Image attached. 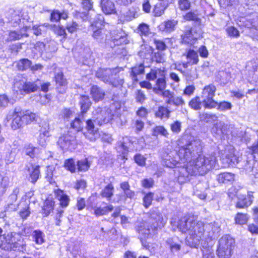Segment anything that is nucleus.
Returning <instances> with one entry per match:
<instances>
[{
    "label": "nucleus",
    "instance_id": "obj_1",
    "mask_svg": "<svg viewBox=\"0 0 258 258\" xmlns=\"http://www.w3.org/2000/svg\"><path fill=\"white\" fill-rule=\"evenodd\" d=\"M203 142L196 139L188 142L179 150V158L183 162H189L197 175H205L216 168L217 157L213 154L204 155Z\"/></svg>",
    "mask_w": 258,
    "mask_h": 258
},
{
    "label": "nucleus",
    "instance_id": "obj_2",
    "mask_svg": "<svg viewBox=\"0 0 258 258\" xmlns=\"http://www.w3.org/2000/svg\"><path fill=\"white\" fill-rule=\"evenodd\" d=\"M104 18L102 14H97L91 23L90 30L92 37L101 46L106 48H113L114 46L128 42L126 34L122 30L116 33H106L104 29Z\"/></svg>",
    "mask_w": 258,
    "mask_h": 258
},
{
    "label": "nucleus",
    "instance_id": "obj_3",
    "mask_svg": "<svg viewBox=\"0 0 258 258\" xmlns=\"http://www.w3.org/2000/svg\"><path fill=\"white\" fill-rule=\"evenodd\" d=\"M166 221L164 219L162 214L158 212L151 211L147 222L139 223L136 225V228L138 233L141 242H143L154 233L159 229L164 226Z\"/></svg>",
    "mask_w": 258,
    "mask_h": 258
},
{
    "label": "nucleus",
    "instance_id": "obj_4",
    "mask_svg": "<svg viewBox=\"0 0 258 258\" xmlns=\"http://www.w3.org/2000/svg\"><path fill=\"white\" fill-rule=\"evenodd\" d=\"M110 109H103L101 107H98L93 112L94 120L95 124L99 126H102L109 122L113 123L115 121L118 126H122L123 125L121 118L118 115H114L111 113L112 109H113V106H115V109H119L120 104L119 103V97L117 95H113L111 100Z\"/></svg>",
    "mask_w": 258,
    "mask_h": 258
},
{
    "label": "nucleus",
    "instance_id": "obj_5",
    "mask_svg": "<svg viewBox=\"0 0 258 258\" xmlns=\"http://www.w3.org/2000/svg\"><path fill=\"white\" fill-rule=\"evenodd\" d=\"M8 120L12 119L11 127L14 130L20 128L31 123H38L40 118L35 113L29 110H23L20 106H16L12 114L7 116Z\"/></svg>",
    "mask_w": 258,
    "mask_h": 258
},
{
    "label": "nucleus",
    "instance_id": "obj_6",
    "mask_svg": "<svg viewBox=\"0 0 258 258\" xmlns=\"http://www.w3.org/2000/svg\"><path fill=\"white\" fill-rule=\"evenodd\" d=\"M143 138L138 139L132 136H124L119 139L116 144V149L124 161L128 159L129 149L136 150H140L145 146Z\"/></svg>",
    "mask_w": 258,
    "mask_h": 258
},
{
    "label": "nucleus",
    "instance_id": "obj_7",
    "mask_svg": "<svg viewBox=\"0 0 258 258\" xmlns=\"http://www.w3.org/2000/svg\"><path fill=\"white\" fill-rule=\"evenodd\" d=\"M122 70V68L119 67L112 69L100 68L96 72V76L103 82L117 87L124 83L123 79L119 78L118 75Z\"/></svg>",
    "mask_w": 258,
    "mask_h": 258
},
{
    "label": "nucleus",
    "instance_id": "obj_8",
    "mask_svg": "<svg viewBox=\"0 0 258 258\" xmlns=\"http://www.w3.org/2000/svg\"><path fill=\"white\" fill-rule=\"evenodd\" d=\"M6 17L8 18V22L14 27L18 26L19 28H30V25H27L26 22L31 23L33 22V20L28 16L27 12L12 11L8 14Z\"/></svg>",
    "mask_w": 258,
    "mask_h": 258
},
{
    "label": "nucleus",
    "instance_id": "obj_9",
    "mask_svg": "<svg viewBox=\"0 0 258 258\" xmlns=\"http://www.w3.org/2000/svg\"><path fill=\"white\" fill-rule=\"evenodd\" d=\"M216 90V86L212 84L207 85L203 88L201 97L203 99V105L205 108H214L217 104V101L213 99Z\"/></svg>",
    "mask_w": 258,
    "mask_h": 258
},
{
    "label": "nucleus",
    "instance_id": "obj_10",
    "mask_svg": "<svg viewBox=\"0 0 258 258\" xmlns=\"http://www.w3.org/2000/svg\"><path fill=\"white\" fill-rule=\"evenodd\" d=\"M13 88L14 91H19L22 95L35 92L37 91V80L33 82L15 80Z\"/></svg>",
    "mask_w": 258,
    "mask_h": 258
},
{
    "label": "nucleus",
    "instance_id": "obj_11",
    "mask_svg": "<svg viewBox=\"0 0 258 258\" xmlns=\"http://www.w3.org/2000/svg\"><path fill=\"white\" fill-rule=\"evenodd\" d=\"M57 143L62 150L70 151L75 149L77 146L76 136L69 133L60 137Z\"/></svg>",
    "mask_w": 258,
    "mask_h": 258
},
{
    "label": "nucleus",
    "instance_id": "obj_12",
    "mask_svg": "<svg viewBox=\"0 0 258 258\" xmlns=\"http://www.w3.org/2000/svg\"><path fill=\"white\" fill-rule=\"evenodd\" d=\"M94 119H88L86 121V126L84 127L83 134L91 142L95 141L99 137L98 128L95 126Z\"/></svg>",
    "mask_w": 258,
    "mask_h": 258
},
{
    "label": "nucleus",
    "instance_id": "obj_13",
    "mask_svg": "<svg viewBox=\"0 0 258 258\" xmlns=\"http://www.w3.org/2000/svg\"><path fill=\"white\" fill-rule=\"evenodd\" d=\"M192 220V218L184 216L176 221L175 218H172L170 224L173 229L177 228L182 233H186L189 230V227L191 224Z\"/></svg>",
    "mask_w": 258,
    "mask_h": 258
},
{
    "label": "nucleus",
    "instance_id": "obj_14",
    "mask_svg": "<svg viewBox=\"0 0 258 258\" xmlns=\"http://www.w3.org/2000/svg\"><path fill=\"white\" fill-rule=\"evenodd\" d=\"M30 166H25V170L28 173L26 177L27 180L31 183L35 184L41 176L40 173V166L34 165L33 163H29Z\"/></svg>",
    "mask_w": 258,
    "mask_h": 258
},
{
    "label": "nucleus",
    "instance_id": "obj_15",
    "mask_svg": "<svg viewBox=\"0 0 258 258\" xmlns=\"http://www.w3.org/2000/svg\"><path fill=\"white\" fill-rule=\"evenodd\" d=\"M41 149L29 143L25 144L23 147L22 153L26 157V159L32 163L39 157Z\"/></svg>",
    "mask_w": 258,
    "mask_h": 258
},
{
    "label": "nucleus",
    "instance_id": "obj_16",
    "mask_svg": "<svg viewBox=\"0 0 258 258\" xmlns=\"http://www.w3.org/2000/svg\"><path fill=\"white\" fill-rule=\"evenodd\" d=\"M19 187H15L12 193L9 196L7 200V204L5 206V212H11L18 210L19 203L17 202L18 195L19 193Z\"/></svg>",
    "mask_w": 258,
    "mask_h": 258
},
{
    "label": "nucleus",
    "instance_id": "obj_17",
    "mask_svg": "<svg viewBox=\"0 0 258 258\" xmlns=\"http://www.w3.org/2000/svg\"><path fill=\"white\" fill-rule=\"evenodd\" d=\"M185 163H187V166L180 168L179 170L178 180L181 183L189 181L191 176L197 175V173H195V169L190 163L185 162Z\"/></svg>",
    "mask_w": 258,
    "mask_h": 258
},
{
    "label": "nucleus",
    "instance_id": "obj_18",
    "mask_svg": "<svg viewBox=\"0 0 258 258\" xmlns=\"http://www.w3.org/2000/svg\"><path fill=\"white\" fill-rule=\"evenodd\" d=\"M189 230L187 232L193 239L196 238L199 241L198 238H201L205 232L204 223L202 221H195L192 220L191 224L189 227Z\"/></svg>",
    "mask_w": 258,
    "mask_h": 258
},
{
    "label": "nucleus",
    "instance_id": "obj_19",
    "mask_svg": "<svg viewBox=\"0 0 258 258\" xmlns=\"http://www.w3.org/2000/svg\"><path fill=\"white\" fill-rule=\"evenodd\" d=\"M175 156L172 153L167 154L163 159V164L167 167L173 168L178 167L181 163H185L181 161V158L179 157V151L178 153H175Z\"/></svg>",
    "mask_w": 258,
    "mask_h": 258
},
{
    "label": "nucleus",
    "instance_id": "obj_20",
    "mask_svg": "<svg viewBox=\"0 0 258 258\" xmlns=\"http://www.w3.org/2000/svg\"><path fill=\"white\" fill-rule=\"evenodd\" d=\"M54 80L57 92L62 94L65 93L68 88V81L64 77L63 73L61 71L55 72Z\"/></svg>",
    "mask_w": 258,
    "mask_h": 258
},
{
    "label": "nucleus",
    "instance_id": "obj_21",
    "mask_svg": "<svg viewBox=\"0 0 258 258\" xmlns=\"http://www.w3.org/2000/svg\"><path fill=\"white\" fill-rule=\"evenodd\" d=\"M253 192L248 191L247 196L239 195L237 196V201L235 207L238 209L246 208L251 205L253 202Z\"/></svg>",
    "mask_w": 258,
    "mask_h": 258
},
{
    "label": "nucleus",
    "instance_id": "obj_22",
    "mask_svg": "<svg viewBox=\"0 0 258 258\" xmlns=\"http://www.w3.org/2000/svg\"><path fill=\"white\" fill-rule=\"evenodd\" d=\"M232 243H219L217 252L219 258H230L232 247Z\"/></svg>",
    "mask_w": 258,
    "mask_h": 258
},
{
    "label": "nucleus",
    "instance_id": "obj_23",
    "mask_svg": "<svg viewBox=\"0 0 258 258\" xmlns=\"http://www.w3.org/2000/svg\"><path fill=\"white\" fill-rule=\"evenodd\" d=\"M53 192L55 199L59 202L61 208H66L69 205L70 198L63 190L56 188L54 189Z\"/></svg>",
    "mask_w": 258,
    "mask_h": 258
},
{
    "label": "nucleus",
    "instance_id": "obj_24",
    "mask_svg": "<svg viewBox=\"0 0 258 258\" xmlns=\"http://www.w3.org/2000/svg\"><path fill=\"white\" fill-rule=\"evenodd\" d=\"M211 132L217 138L222 139L228 133V125L222 121L217 122L212 128Z\"/></svg>",
    "mask_w": 258,
    "mask_h": 258
},
{
    "label": "nucleus",
    "instance_id": "obj_25",
    "mask_svg": "<svg viewBox=\"0 0 258 258\" xmlns=\"http://www.w3.org/2000/svg\"><path fill=\"white\" fill-rule=\"evenodd\" d=\"M30 28H19L16 30H10L8 40L10 41L20 40L23 37H28L29 34L27 31Z\"/></svg>",
    "mask_w": 258,
    "mask_h": 258
},
{
    "label": "nucleus",
    "instance_id": "obj_26",
    "mask_svg": "<svg viewBox=\"0 0 258 258\" xmlns=\"http://www.w3.org/2000/svg\"><path fill=\"white\" fill-rule=\"evenodd\" d=\"M99 6L102 12L106 15L116 13L115 4L111 0H100Z\"/></svg>",
    "mask_w": 258,
    "mask_h": 258
},
{
    "label": "nucleus",
    "instance_id": "obj_27",
    "mask_svg": "<svg viewBox=\"0 0 258 258\" xmlns=\"http://www.w3.org/2000/svg\"><path fill=\"white\" fill-rule=\"evenodd\" d=\"M79 105L80 106V114L82 117H84V115L90 109L92 103L90 97L87 95H81L79 98Z\"/></svg>",
    "mask_w": 258,
    "mask_h": 258
},
{
    "label": "nucleus",
    "instance_id": "obj_28",
    "mask_svg": "<svg viewBox=\"0 0 258 258\" xmlns=\"http://www.w3.org/2000/svg\"><path fill=\"white\" fill-rule=\"evenodd\" d=\"M130 76L133 83H137L139 79L138 76L144 75L145 73V66L143 63L137 64L131 69Z\"/></svg>",
    "mask_w": 258,
    "mask_h": 258
},
{
    "label": "nucleus",
    "instance_id": "obj_29",
    "mask_svg": "<svg viewBox=\"0 0 258 258\" xmlns=\"http://www.w3.org/2000/svg\"><path fill=\"white\" fill-rule=\"evenodd\" d=\"M90 95L93 100L97 103L103 100L105 96V92L98 86L93 85L90 88Z\"/></svg>",
    "mask_w": 258,
    "mask_h": 258
},
{
    "label": "nucleus",
    "instance_id": "obj_30",
    "mask_svg": "<svg viewBox=\"0 0 258 258\" xmlns=\"http://www.w3.org/2000/svg\"><path fill=\"white\" fill-rule=\"evenodd\" d=\"M114 187L112 183L110 182L102 189L100 195L102 198H105L108 202H110L114 195Z\"/></svg>",
    "mask_w": 258,
    "mask_h": 258
},
{
    "label": "nucleus",
    "instance_id": "obj_31",
    "mask_svg": "<svg viewBox=\"0 0 258 258\" xmlns=\"http://www.w3.org/2000/svg\"><path fill=\"white\" fill-rule=\"evenodd\" d=\"M222 161L225 166H235L239 161V157L233 153L226 154L222 158Z\"/></svg>",
    "mask_w": 258,
    "mask_h": 258
},
{
    "label": "nucleus",
    "instance_id": "obj_32",
    "mask_svg": "<svg viewBox=\"0 0 258 258\" xmlns=\"http://www.w3.org/2000/svg\"><path fill=\"white\" fill-rule=\"evenodd\" d=\"M178 22L176 20L172 19L164 22L159 26V30L166 33H170L173 31Z\"/></svg>",
    "mask_w": 258,
    "mask_h": 258
},
{
    "label": "nucleus",
    "instance_id": "obj_33",
    "mask_svg": "<svg viewBox=\"0 0 258 258\" xmlns=\"http://www.w3.org/2000/svg\"><path fill=\"white\" fill-rule=\"evenodd\" d=\"M234 178L235 175L230 172H222L217 176V180L219 183H231Z\"/></svg>",
    "mask_w": 258,
    "mask_h": 258
},
{
    "label": "nucleus",
    "instance_id": "obj_34",
    "mask_svg": "<svg viewBox=\"0 0 258 258\" xmlns=\"http://www.w3.org/2000/svg\"><path fill=\"white\" fill-rule=\"evenodd\" d=\"M68 17V13L66 10L59 11L58 10H53L50 16V20L51 22H59L61 19L66 20Z\"/></svg>",
    "mask_w": 258,
    "mask_h": 258
},
{
    "label": "nucleus",
    "instance_id": "obj_35",
    "mask_svg": "<svg viewBox=\"0 0 258 258\" xmlns=\"http://www.w3.org/2000/svg\"><path fill=\"white\" fill-rule=\"evenodd\" d=\"M84 117H82L81 114H79L78 117H76L75 119L71 121L70 128L75 132H81L83 133L84 123L82 119Z\"/></svg>",
    "mask_w": 258,
    "mask_h": 258
},
{
    "label": "nucleus",
    "instance_id": "obj_36",
    "mask_svg": "<svg viewBox=\"0 0 258 258\" xmlns=\"http://www.w3.org/2000/svg\"><path fill=\"white\" fill-rule=\"evenodd\" d=\"M55 202L52 198H47L44 202L42 207L43 213L45 217L48 216L54 209Z\"/></svg>",
    "mask_w": 258,
    "mask_h": 258
},
{
    "label": "nucleus",
    "instance_id": "obj_37",
    "mask_svg": "<svg viewBox=\"0 0 258 258\" xmlns=\"http://www.w3.org/2000/svg\"><path fill=\"white\" fill-rule=\"evenodd\" d=\"M184 55L186 56L191 65L197 64L199 61L198 52L193 49L190 48L187 50L184 53Z\"/></svg>",
    "mask_w": 258,
    "mask_h": 258
},
{
    "label": "nucleus",
    "instance_id": "obj_38",
    "mask_svg": "<svg viewBox=\"0 0 258 258\" xmlns=\"http://www.w3.org/2000/svg\"><path fill=\"white\" fill-rule=\"evenodd\" d=\"M91 162L88 158H85L77 161V171L79 173L87 171L90 167Z\"/></svg>",
    "mask_w": 258,
    "mask_h": 258
},
{
    "label": "nucleus",
    "instance_id": "obj_39",
    "mask_svg": "<svg viewBox=\"0 0 258 258\" xmlns=\"http://www.w3.org/2000/svg\"><path fill=\"white\" fill-rule=\"evenodd\" d=\"M19 243H0V248L6 251H22L23 247L18 246Z\"/></svg>",
    "mask_w": 258,
    "mask_h": 258
},
{
    "label": "nucleus",
    "instance_id": "obj_40",
    "mask_svg": "<svg viewBox=\"0 0 258 258\" xmlns=\"http://www.w3.org/2000/svg\"><path fill=\"white\" fill-rule=\"evenodd\" d=\"M205 232L208 233V236L212 237L213 234L219 232V226L217 223L214 222L204 224Z\"/></svg>",
    "mask_w": 258,
    "mask_h": 258
},
{
    "label": "nucleus",
    "instance_id": "obj_41",
    "mask_svg": "<svg viewBox=\"0 0 258 258\" xmlns=\"http://www.w3.org/2000/svg\"><path fill=\"white\" fill-rule=\"evenodd\" d=\"M181 42L186 44L192 45L196 41V38L194 36L192 30L190 29L184 32V33L181 36Z\"/></svg>",
    "mask_w": 258,
    "mask_h": 258
},
{
    "label": "nucleus",
    "instance_id": "obj_42",
    "mask_svg": "<svg viewBox=\"0 0 258 258\" xmlns=\"http://www.w3.org/2000/svg\"><path fill=\"white\" fill-rule=\"evenodd\" d=\"M170 113L171 111L166 107L159 106L155 112V116L161 119L163 118L168 119L170 117Z\"/></svg>",
    "mask_w": 258,
    "mask_h": 258
},
{
    "label": "nucleus",
    "instance_id": "obj_43",
    "mask_svg": "<svg viewBox=\"0 0 258 258\" xmlns=\"http://www.w3.org/2000/svg\"><path fill=\"white\" fill-rule=\"evenodd\" d=\"M87 209L93 210L94 211V214L96 217H99L103 215H106V212L104 207H97L96 204H93L90 201H88L87 204Z\"/></svg>",
    "mask_w": 258,
    "mask_h": 258
},
{
    "label": "nucleus",
    "instance_id": "obj_44",
    "mask_svg": "<svg viewBox=\"0 0 258 258\" xmlns=\"http://www.w3.org/2000/svg\"><path fill=\"white\" fill-rule=\"evenodd\" d=\"M32 63V61L28 58H21L16 62V67L19 71H24L30 69Z\"/></svg>",
    "mask_w": 258,
    "mask_h": 258
},
{
    "label": "nucleus",
    "instance_id": "obj_45",
    "mask_svg": "<svg viewBox=\"0 0 258 258\" xmlns=\"http://www.w3.org/2000/svg\"><path fill=\"white\" fill-rule=\"evenodd\" d=\"M64 167L71 173H75L77 172V161L73 158L66 159L64 162Z\"/></svg>",
    "mask_w": 258,
    "mask_h": 258
},
{
    "label": "nucleus",
    "instance_id": "obj_46",
    "mask_svg": "<svg viewBox=\"0 0 258 258\" xmlns=\"http://www.w3.org/2000/svg\"><path fill=\"white\" fill-rule=\"evenodd\" d=\"M152 135L155 137H157L158 135H161L167 138L169 133L164 126L156 125L152 129Z\"/></svg>",
    "mask_w": 258,
    "mask_h": 258
},
{
    "label": "nucleus",
    "instance_id": "obj_47",
    "mask_svg": "<svg viewBox=\"0 0 258 258\" xmlns=\"http://www.w3.org/2000/svg\"><path fill=\"white\" fill-rule=\"evenodd\" d=\"M104 208L106 215L113 211V213L111 214V217H112L113 219L117 218L119 216L121 210L119 206L114 208L113 205L111 204H106V206L104 207Z\"/></svg>",
    "mask_w": 258,
    "mask_h": 258
},
{
    "label": "nucleus",
    "instance_id": "obj_48",
    "mask_svg": "<svg viewBox=\"0 0 258 258\" xmlns=\"http://www.w3.org/2000/svg\"><path fill=\"white\" fill-rule=\"evenodd\" d=\"M168 7L167 3L163 2L157 3L154 8L153 13L155 17L161 16L164 14L165 10Z\"/></svg>",
    "mask_w": 258,
    "mask_h": 258
},
{
    "label": "nucleus",
    "instance_id": "obj_49",
    "mask_svg": "<svg viewBox=\"0 0 258 258\" xmlns=\"http://www.w3.org/2000/svg\"><path fill=\"white\" fill-rule=\"evenodd\" d=\"M203 100H201L199 96H196L192 98L188 102V106L195 110H199L202 108Z\"/></svg>",
    "mask_w": 258,
    "mask_h": 258
},
{
    "label": "nucleus",
    "instance_id": "obj_50",
    "mask_svg": "<svg viewBox=\"0 0 258 258\" xmlns=\"http://www.w3.org/2000/svg\"><path fill=\"white\" fill-rule=\"evenodd\" d=\"M238 25L240 27L243 26L248 29L255 27V21L254 19L242 18L239 21Z\"/></svg>",
    "mask_w": 258,
    "mask_h": 258
},
{
    "label": "nucleus",
    "instance_id": "obj_51",
    "mask_svg": "<svg viewBox=\"0 0 258 258\" xmlns=\"http://www.w3.org/2000/svg\"><path fill=\"white\" fill-rule=\"evenodd\" d=\"M9 178L0 174V197L3 196L9 185Z\"/></svg>",
    "mask_w": 258,
    "mask_h": 258
},
{
    "label": "nucleus",
    "instance_id": "obj_52",
    "mask_svg": "<svg viewBox=\"0 0 258 258\" xmlns=\"http://www.w3.org/2000/svg\"><path fill=\"white\" fill-rule=\"evenodd\" d=\"M180 72L186 77L188 80H194L198 78V75L197 74V70L196 68H191L189 70H185L182 71V70H179Z\"/></svg>",
    "mask_w": 258,
    "mask_h": 258
},
{
    "label": "nucleus",
    "instance_id": "obj_53",
    "mask_svg": "<svg viewBox=\"0 0 258 258\" xmlns=\"http://www.w3.org/2000/svg\"><path fill=\"white\" fill-rule=\"evenodd\" d=\"M154 193L149 191L145 193L143 198V205L146 209H148L152 205L154 198Z\"/></svg>",
    "mask_w": 258,
    "mask_h": 258
},
{
    "label": "nucleus",
    "instance_id": "obj_54",
    "mask_svg": "<svg viewBox=\"0 0 258 258\" xmlns=\"http://www.w3.org/2000/svg\"><path fill=\"white\" fill-rule=\"evenodd\" d=\"M217 104L214 107L220 111H225L230 110L232 107V104L231 102L227 101H223L220 102L217 101Z\"/></svg>",
    "mask_w": 258,
    "mask_h": 258
},
{
    "label": "nucleus",
    "instance_id": "obj_55",
    "mask_svg": "<svg viewBox=\"0 0 258 258\" xmlns=\"http://www.w3.org/2000/svg\"><path fill=\"white\" fill-rule=\"evenodd\" d=\"M199 117L201 121L206 122H210L215 121L217 116L215 114L208 113L206 112L200 113Z\"/></svg>",
    "mask_w": 258,
    "mask_h": 258
},
{
    "label": "nucleus",
    "instance_id": "obj_56",
    "mask_svg": "<svg viewBox=\"0 0 258 258\" xmlns=\"http://www.w3.org/2000/svg\"><path fill=\"white\" fill-rule=\"evenodd\" d=\"M156 93L162 96L163 98H167V99L165 100L166 103L171 105V102L174 97V93L173 92L170 91L169 90H165L161 93L156 92Z\"/></svg>",
    "mask_w": 258,
    "mask_h": 258
},
{
    "label": "nucleus",
    "instance_id": "obj_57",
    "mask_svg": "<svg viewBox=\"0 0 258 258\" xmlns=\"http://www.w3.org/2000/svg\"><path fill=\"white\" fill-rule=\"evenodd\" d=\"M31 30L35 35L38 36L42 35L46 32V28L44 25H34L32 26Z\"/></svg>",
    "mask_w": 258,
    "mask_h": 258
},
{
    "label": "nucleus",
    "instance_id": "obj_58",
    "mask_svg": "<svg viewBox=\"0 0 258 258\" xmlns=\"http://www.w3.org/2000/svg\"><path fill=\"white\" fill-rule=\"evenodd\" d=\"M51 28L54 33L58 36H62L63 39L67 38L66 29L63 26H57L56 25H51Z\"/></svg>",
    "mask_w": 258,
    "mask_h": 258
},
{
    "label": "nucleus",
    "instance_id": "obj_59",
    "mask_svg": "<svg viewBox=\"0 0 258 258\" xmlns=\"http://www.w3.org/2000/svg\"><path fill=\"white\" fill-rule=\"evenodd\" d=\"M156 84L157 87V91L159 93L164 91L166 87V81L165 76H162L161 77L157 79Z\"/></svg>",
    "mask_w": 258,
    "mask_h": 258
},
{
    "label": "nucleus",
    "instance_id": "obj_60",
    "mask_svg": "<svg viewBox=\"0 0 258 258\" xmlns=\"http://www.w3.org/2000/svg\"><path fill=\"white\" fill-rule=\"evenodd\" d=\"M234 220L235 223L239 225H243L247 223L248 220L247 214L241 213H237Z\"/></svg>",
    "mask_w": 258,
    "mask_h": 258
},
{
    "label": "nucleus",
    "instance_id": "obj_61",
    "mask_svg": "<svg viewBox=\"0 0 258 258\" xmlns=\"http://www.w3.org/2000/svg\"><path fill=\"white\" fill-rule=\"evenodd\" d=\"M15 100L13 98H10L6 94L0 95V106L5 108L9 104H13Z\"/></svg>",
    "mask_w": 258,
    "mask_h": 258
},
{
    "label": "nucleus",
    "instance_id": "obj_62",
    "mask_svg": "<svg viewBox=\"0 0 258 258\" xmlns=\"http://www.w3.org/2000/svg\"><path fill=\"white\" fill-rule=\"evenodd\" d=\"M133 159L135 163L139 166L144 167L146 164L147 158L140 153H136Z\"/></svg>",
    "mask_w": 258,
    "mask_h": 258
},
{
    "label": "nucleus",
    "instance_id": "obj_63",
    "mask_svg": "<svg viewBox=\"0 0 258 258\" xmlns=\"http://www.w3.org/2000/svg\"><path fill=\"white\" fill-rule=\"evenodd\" d=\"M37 91L39 90L44 93H46L49 91V87L51 85L49 82H46L39 79H37Z\"/></svg>",
    "mask_w": 258,
    "mask_h": 258
},
{
    "label": "nucleus",
    "instance_id": "obj_64",
    "mask_svg": "<svg viewBox=\"0 0 258 258\" xmlns=\"http://www.w3.org/2000/svg\"><path fill=\"white\" fill-rule=\"evenodd\" d=\"M32 236L34 239V242H45V234L40 229H36L33 231Z\"/></svg>",
    "mask_w": 258,
    "mask_h": 258
}]
</instances>
